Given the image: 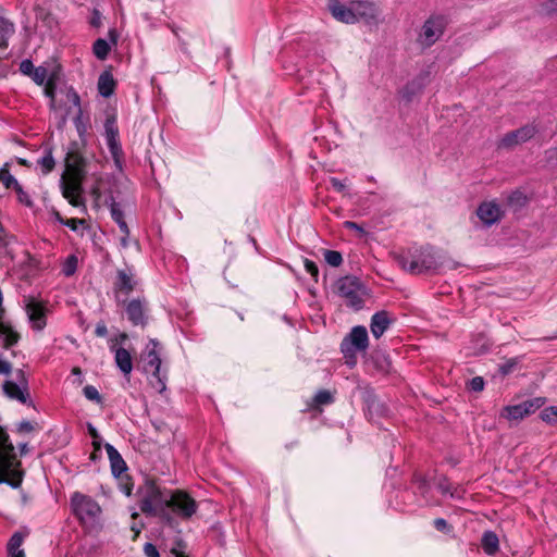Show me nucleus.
<instances>
[{"mask_svg": "<svg viewBox=\"0 0 557 557\" xmlns=\"http://www.w3.org/2000/svg\"><path fill=\"white\" fill-rule=\"evenodd\" d=\"M85 177V160L77 152H69L61 178L64 198L73 206L81 205L82 183Z\"/></svg>", "mask_w": 557, "mask_h": 557, "instance_id": "1", "label": "nucleus"}, {"mask_svg": "<svg viewBox=\"0 0 557 557\" xmlns=\"http://www.w3.org/2000/svg\"><path fill=\"white\" fill-rule=\"evenodd\" d=\"M168 497L169 491L162 490L154 481H147L141 488L140 510L171 523L172 516L166 511Z\"/></svg>", "mask_w": 557, "mask_h": 557, "instance_id": "2", "label": "nucleus"}, {"mask_svg": "<svg viewBox=\"0 0 557 557\" xmlns=\"http://www.w3.org/2000/svg\"><path fill=\"white\" fill-rule=\"evenodd\" d=\"M20 461L16 459L14 446L9 442L5 431L0 428V483L7 482L16 487L22 482V472L18 470Z\"/></svg>", "mask_w": 557, "mask_h": 557, "instance_id": "3", "label": "nucleus"}, {"mask_svg": "<svg viewBox=\"0 0 557 557\" xmlns=\"http://www.w3.org/2000/svg\"><path fill=\"white\" fill-rule=\"evenodd\" d=\"M71 507L74 516L84 529L90 532L98 528L101 508L95 499L88 495L75 492L71 497Z\"/></svg>", "mask_w": 557, "mask_h": 557, "instance_id": "4", "label": "nucleus"}, {"mask_svg": "<svg viewBox=\"0 0 557 557\" xmlns=\"http://www.w3.org/2000/svg\"><path fill=\"white\" fill-rule=\"evenodd\" d=\"M338 295L345 299L346 305L358 310L363 306L367 294L364 285L356 276H344L336 283Z\"/></svg>", "mask_w": 557, "mask_h": 557, "instance_id": "5", "label": "nucleus"}, {"mask_svg": "<svg viewBox=\"0 0 557 557\" xmlns=\"http://www.w3.org/2000/svg\"><path fill=\"white\" fill-rule=\"evenodd\" d=\"M198 505L196 500L185 491H169L166 511L173 512L182 519H189L196 513Z\"/></svg>", "mask_w": 557, "mask_h": 557, "instance_id": "6", "label": "nucleus"}, {"mask_svg": "<svg viewBox=\"0 0 557 557\" xmlns=\"http://www.w3.org/2000/svg\"><path fill=\"white\" fill-rule=\"evenodd\" d=\"M401 268L412 274H421L436 267L433 253L428 249H421L399 260Z\"/></svg>", "mask_w": 557, "mask_h": 557, "instance_id": "7", "label": "nucleus"}, {"mask_svg": "<svg viewBox=\"0 0 557 557\" xmlns=\"http://www.w3.org/2000/svg\"><path fill=\"white\" fill-rule=\"evenodd\" d=\"M446 21L443 16H430L422 25L418 35V42L423 48L433 46L444 34Z\"/></svg>", "mask_w": 557, "mask_h": 557, "instance_id": "8", "label": "nucleus"}, {"mask_svg": "<svg viewBox=\"0 0 557 557\" xmlns=\"http://www.w3.org/2000/svg\"><path fill=\"white\" fill-rule=\"evenodd\" d=\"M369 345L367 329L358 325L351 329L350 333L343 339L341 350L347 359H355L357 350H366Z\"/></svg>", "mask_w": 557, "mask_h": 557, "instance_id": "9", "label": "nucleus"}, {"mask_svg": "<svg viewBox=\"0 0 557 557\" xmlns=\"http://www.w3.org/2000/svg\"><path fill=\"white\" fill-rule=\"evenodd\" d=\"M24 301V308L32 329L35 331H42L47 325L48 308L46 302L33 297L26 298Z\"/></svg>", "mask_w": 557, "mask_h": 557, "instance_id": "10", "label": "nucleus"}, {"mask_svg": "<svg viewBox=\"0 0 557 557\" xmlns=\"http://www.w3.org/2000/svg\"><path fill=\"white\" fill-rule=\"evenodd\" d=\"M356 23L363 22L369 26H377L382 22L381 10L372 1H354Z\"/></svg>", "mask_w": 557, "mask_h": 557, "instance_id": "11", "label": "nucleus"}, {"mask_svg": "<svg viewBox=\"0 0 557 557\" xmlns=\"http://www.w3.org/2000/svg\"><path fill=\"white\" fill-rule=\"evenodd\" d=\"M15 376L16 381H5L3 383V392L11 399L27 404L29 393L25 373L23 370H17Z\"/></svg>", "mask_w": 557, "mask_h": 557, "instance_id": "12", "label": "nucleus"}, {"mask_svg": "<svg viewBox=\"0 0 557 557\" xmlns=\"http://www.w3.org/2000/svg\"><path fill=\"white\" fill-rule=\"evenodd\" d=\"M158 342L151 339L147 346L145 356V370L151 371L152 375L157 379L158 385L156 386L160 392L165 389L164 379L160 375L161 359L158 348Z\"/></svg>", "mask_w": 557, "mask_h": 557, "instance_id": "13", "label": "nucleus"}, {"mask_svg": "<svg viewBox=\"0 0 557 557\" xmlns=\"http://www.w3.org/2000/svg\"><path fill=\"white\" fill-rule=\"evenodd\" d=\"M536 134V128L533 125H524L516 131L505 134L498 141V148L512 149L530 140Z\"/></svg>", "mask_w": 557, "mask_h": 557, "instance_id": "14", "label": "nucleus"}, {"mask_svg": "<svg viewBox=\"0 0 557 557\" xmlns=\"http://www.w3.org/2000/svg\"><path fill=\"white\" fill-rule=\"evenodd\" d=\"M136 284L137 282L131 271L117 270L113 284L116 300L119 302H126L128 295L134 290Z\"/></svg>", "mask_w": 557, "mask_h": 557, "instance_id": "15", "label": "nucleus"}, {"mask_svg": "<svg viewBox=\"0 0 557 557\" xmlns=\"http://www.w3.org/2000/svg\"><path fill=\"white\" fill-rule=\"evenodd\" d=\"M327 9L332 16L344 24H356V15L354 12V1L346 5L339 0H327Z\"/></svg>", "mask_w": 557, "mask_h": 557, "instance_id": "16", "label": "nucleus"}, {"mask_svg": "<svg viewBox=\"0 0 557 557\" xmlns=\"http://www.w3.org/2000/svg\"><path fill=\"white\" fill-rule=\"evenodd\" d=\"M125 311L133 325L145 326L147 323V301L145 298H136L126 304Z\"/></svg>", "mask_w": 557, "mask_h": 557, "instance_id": "17", "label": "nucleus"}, {"mask_svg": "<svg viewBox=\"0 0 557 557\" xmlns=\"http://www.w3.org/2000/svg\"><path fill=\"white\" fill-rule=\"evenodd\" d=\"M476 215L484 225L491 226L500 220L503 212L495 201H484L479 206Z\"/></svg>", "mask_w": 557, "mask_h": 557, "instance_id": "18", "label": "nucleus"}, {"mask_svg": "<svg viewBox=\"0 0 557 557\" xmlns=\"http://www.w3.org/2000/svg\"><path fill=\"white\" fill-rule=\"evenodd\" d=\"M104 128L109 150L112 153L115 161L117 162L120 156L122 154V148L119 141V131L115 125V121L113 119H108L106 121Z\"/></svg>", "mask_w": 557, "mask_h": 557, "instance_id": "19", "label": "nucleus"}, {"mask_svg": "<svg viewBox=\"0 0 557 557\" xmlns=\"http://www.w3.org/2000/svg\"><path fill=\"white\" fill-rule=\"evenodd\" d=\"M534 406L531 401H525L515 406H507L502 412V417L508 420H521L524 417L534 412Z\"/></svg>", "mask_w": 557, "mask_h": 557, "instance_id": "20", "label": "nucleus"}, {"mask_svg": "<svg viewBox=\"0 0 557 557\" xmlns=\"http://www.w3.org/2000/svg\"><path fill=\"white\" fill-rule=\"evenodd\" d=\"M392 320L386 311H380L372 315L370 329L371 333L375 338H380L384 332L388 329Z\"/></svg>", "mask_w": 557, "mask_h": 557, "instance_id": "21", "label": "nucleus"}, {"mask_svg": "<svg viewBox=\"0 0 557 557\" xmlns=\"http://www.w3.org/2000/svg\"><path fill=\"white\" fill-rule=\"evenodd\" d=\"M0 338L3 342L4 348H10L17 344L20 334L8 322L0 321Z\"/></svg>", "mask_w": 557, "mask_h": 557, "instance_id": "22", "label": "nucleus"}, {"mask_svg": "<svg viewBox=\"0 0 557 557\" xmlns=\"http://www.w3.org/2000/svg\"><path fill=\"white\" fill-rule=\"evenodd\" d=\"M25 534L15 532L7 544V557H26L24 549L22 548Z\"/></svg>", "mask_w": 557, "mask_h": 557, "instance_id": "23", "label": "nucleus"}, {"mask_svg": "<svg viewBox=\"0 0 557 557\" xmlns=\"http://www.w3.org/2000/svg\"><path fill=\"white\" fill-rule=\"evenodd\" d=\"M106 450L108 453L113 474L120 475L123 471L126 470L125 461L111 444H106Z\"/></svg>", "mask_w": 557, "mask_h": 557, "instance_id": "24", "label": "nucleus"}, {"mask_svg": "<svg viewBox=\"0 0 557 557\" xmlns=\"http://www.w3.org/2000/svg\"><path fill=\"white\" fill-rule=\"evenodd\" d=\"M114 352L116 366L125 375H128L133 370V361L131 354L125 348H116Z\"/></svg>", "mask_w": 557, "mask_h": 557, "instance_id": "25", "label": "nucleus"}, {"mask_svg": "<svg viewBox=\"0 0 557 557\" xmlns=\"http://www.w3.org/2000/svg\"><path fill=\"white\" fill-rule=\"evenodd\" d=\"M482 548L485 554L494 556L499 549V540L495 532L486 531L481 540Z\"/></svg>", "mask_w": 557, "mask_h": 557, "instance_id": "26", "label": "nucleus"}, {"mask_svg": "<svg viewBox=\"0 0 557 557\" xmlns=\"http://www.w3.org/2000/svg\"><path fill=\"white\" fill-rule=\"evenodd\" d=\"M14 34V25L10 22L0 8V48L5 49L8 47V39Z\"/></svg>", "mask_w": 557, "mask_h": 557, "instance_id": "27", "label": "nucleus"}, {"mask_svg": "<svg viewBox=\"0 0 557 557\" xmlns=\"http://www.w3.org/2000/svg\"><path fill=\"white\" fill-rule=\"evenodd\" d=\"M115 89V81L111 73L103 72L98 79L99 94L106 98L110 97Z\"/></svg>", "mask_w": 557, "mask_h": 557, "instance_id": "28", "label": "nucleus"}, {"mask_svg": "<svg viewBox=\"0 0 557 557\" xmlns=\"http://www.w3.org/2000/svg\"><path fill=\"white\" fill-rule=\"evenodd\" d=\"M92 51L99 60H106L110 51V46L104 39L99 38L94 42Z\"/></svg>", "mask_w": 557, "mask_h": 557, "instance_id": "29", "label": "nucleus"}, {"mask_svg": "<svg viewBox=\"0 0 557 557\" xmlns=\"http://www.w3.org/2000/svg\"><path fill=\"white\" fill-rule=\"evenodd\" d=\"M8 166V163H5L0 169V180L7 188L15 189L20 185V183L15 180L13 175L10 174Z\"/></svg>", "mask_w": 557, "mask_h": 557, "instance_id": "30", "label": "nucleus"}, {"mask_svg": "<svg viewBox=\"0 0 557 557\" xmlns=\"http://www.w3.org/2000/svg\"><path fill=\"white\" fill-rule=\"evenodd\" d=\"M541 418L544 422L555 425L557 424V406H550L545 408L541 412Z\"/></svg>", "mask_w": 557, "mask_h": 557, "instance_id": "31", "label": "nucleus"}, {"mask_svg": "<svg viewBox=\"0 0 557 557\" xmlns=\"http://www.w3.org/2000/svg\"><path fill=\"white\" fill-rule=\"evenodd\" d=\"M333 400H334L333 395L331 394V392H329L326 389L319 391L314 396V404L317 406L329 405V404H332Z\"/></svg>", "mask_w": 557, "mask_h": 557, "instance_id": "32", "label": "nucleus"}, {"mask_svg": "<svg viewBox=\"0 0 557 557\" xmlns=\"http://www.w3.org/2000/svg\"><path fill=\"white\" fill-rule=\"evenodd\" d=\"M32 78L37 85H44L49 78L48 70L44 66L35 67Z\"/></svg>", "mask_w": 557, "mask_h": 557, "instance_id": "33", "label": "nucleus"}, {"mask_svg": "<svg viewBox=\"0 0 557 557\" xmlns=\"http://www.w3.org/2000/svg\"><path fill=\"white\" fill-rule=\"evenodd\" d=\"M324 259L332 267H339L343 262L342 255L335 250H325Z\"/></svg>", "mask_w": 557, "mask_h": 557, "instance_id": "34", "label": "nucleus"}, {"mask_svg": "<svg viewBox=\"0 0 557 557\" xmlns=\"http://www.w3.org/2000/svg\"><path fill=\"white\" fill-rule=\"evenodd\" d=\"M14 190L17 195V200L20 203H22L28 208H32L34 206V201L32 200L28 193L23 189L21 184Z\"/></svg>", "mask_w": 557, "mask_h": 557, "instance_id": "35", "label": "nucleus"}, {"mask_svg": "<svg viewBox=\"0 0 557 557\" xmlns=\"http://www.w3.org/2000/svg\"><path fill=\"white\" fill-rule=\"evenodd\" d=\"M76 268H77V258L72 255V256H69L67 259L65 260L63 268H62V272L66 276H71L75 273Z\"/></svg>", "mask_w": 557, "mask_h": 557, "instance_id": "36", "label": "nucleus"}, {"mask_svg": "<svg viewBox=\"0 0 557 557\" xmlns=\"http://www.w3.org/2000/svg\"><path fill=\"white\" fill-rule=\"evenodd\" d=\"M83 393L85 397L91 401L100 404L102 400L98 389L92 385H86L83 389Z\"/></svg>", "mask_w": 557, "mask_h": 557, "instance_id": "37", "label": "nucleus"}, {"mask_svg": "<svg viewBox=\"0 0 557 557\" xmlns=\"http://www.w3.org/2000/svg\"><path fill=\"white\" fill-rule=\"evenodd\" d=\"M39 164L41 165L42 168V172L45 174L49 173L52 171V169L54 168V159L51 154V152H48L46 156H44L40 160H39Z\"/></svg>", "mask_w": 557, "mask_h": 557, "instance_id": "38", "label": "nucleus"}, {"mask_svg": "<svg viewBox=\"0 0 557 557\" xmlns=\"http://www.w3.org/2000/svg\"><path fill=\"white\" fill-rule=\"evenodd\" d=\"M44 92L47 97L51 99V107L54 106V92H55V82L52 76L48 78L45 83Z\"/></svg>", "mask_w": 557, "mask_h": 557, "instance_id": "39", "label": "nucleus"}, {"mask_svg": "<svg viewBox=\"0 0 557 557\" xmlns=\"http://www.w3.org/2000/svg\"><path fill=\"white\" fill-rule=\"evenodd\" d=\"M540 5L543 13H557V0H543Z\"/></svg>", "mask_w": 557, "mask_h": 557, "instance_id": "40", "label": "nucleus"}, {"mask_svg": "<svg viewBox=\"0 0 557 557\" xmlns=\"http://www.w3.org/2000/svg\"><path fill=\"white\" fill-rule=\"evenodd\" d=\"M440 488H441L442 494H444V495L449 494L450 497H453V498L461 497L460 491L457 487L453 488L448 483L440 484Z\"/></svg>", "mask_w": 557, "mask_h": 557, "instance_id": "41", "label": "nucleus"}, {"mask_svg": "<svg viewBox=\"0 0 557 557\" xmlns=\"http://www.w3.org/2000/svg\"><path fill=\"white\" fill-rule=\"evenodd\" d=\"M110 211H111V216H112V219H113L116 223H119V222H121V221H124L123 211H122V209L120 208L119 203L113 202V203L111 205V209H110Z\"/></svg>", "mask_w": 557, "mask_h": 557, "instance_id": "42", "label": "nucleus"}, {"mask_svg": "<svg viewBox=\"0 0 557 557\" xmlns=\"http://www.w3.org/2000/svg\"><path fill=\"white\" fill-rule=\"evenodd\" d=\"M469 387L473 392H481L484 388V380L481 376H475L469 382Z\"/></svg>", "mask_w": 557, "mask_h": 557, "instance_id": "43", "label": "nucleus"}, {"mask_svg": "<svg viewBox=\"0 0 557 557\" xmlns=\"http://www.w3.org/2000/svg\"><path fill=\"white\" fill-rule=\"evenodd\" d=\"M305 269L314 280H317V277L319 275V269H318V265L313 261L306 259L305 260Z\"/></svg>", "mask_w": 557, "mask_h": 557, "instance_id": "44", "label": "nucleus"}, {"mask_svg": "<svg viewBox=\"0 0 557 557\" xmlns=\"http://www.w3.org/2000/svg\"><path fill=\"white\" fill-rule=\"evenodd\" d=\"M59 220L61 221V223H63L64 225H66L67 227H70L73 231H76L78 228L79 224L85 223L84 220H79V219H66V220L59 219Z\"/></svg>", "mask_w": 557, "mask_h": 557, "instance_id": "45", "label": "nucleus"}, {"mask_svg": "<svg viewBox=\"0 0 557 557\" xmlns=\"http://www.w3.org/2000/svg\"><path fill=\"white\" fill-rule=\"evenodd\" d=\"M144 553L147 557H160L157 547L151 543H146L144 545Z\"/></svg>", "mask_w": 557, "mask_h": 557, "instance_id": "46", "label": "nucleus"}, {"mask_svg": "<svg viewBox=\"0 0 557 557\" xmlns=\"http://www.w3.org/2000/svg\"><path fill=\"white\" fill-rule=\"evenodd\" d=\"M20 70L23 74L30 75L33 74L35 67L29 60H24L21 62Z\"/></svg>", "mask_w": 557, "mask_h": 557, "instance_id": "47", "label": "nucleus"}, {"mask_svg": "<svg viewBox=\"0 0 557 557\" xmlns=\"http://www.w3.org/2000/svg\"><path fill=\"white\" fill-rule=\"evenodd\" d=\"M116 224L119 225L120 231H121V232H122V234L124 235V236L122 237V239H121L122 245H123V246H126V245H127V240H126V238H127V237H128V235H129L128 226H127V224H126L125 220H124V221H121V222H119V223H116Z\"/></svg>", "mask_w": 557, "mask_h": 557, "instance_id": "48", "label": "nucleus"}, {"mask_svg": "<svg viewBox=\"0 0 557 557\" xmlns=\"http://www.w3.org/2000/svg\"><path fill=\"white\" fill-rule=\"evenodd\" d=\"M344 227L348 228V230H354L356 231L359 236H363L364 235V230L362 226H360L359 224L355 223V222H351V221H345L344 222Z\"/></svg>", "mask_w": 557, "mask_h": 557, "instance_id": "49", "label": "nucleus"}, {"mask_svg": "<svg viewBox=\"0 0 557 557\" xmlns=\"http://www.w3.org/2000/svg\"><path fill=\"white\" fill-rule=\"evenodd\" d=\"M11 372V363L0 356V374L8 375Z\"/></svg>", "mask_w": 557, "mask_h": 557, "instance_id": "50", "label": "nucleus"}, {"mask_svg": "<svg viewBox=\"0 0 557 557\" xmlns=\"http://www.w3.org/2000/svg\"><path fill=\"white\" fill-rule=\"evenodd\" d=\"M18 432L29 433L34 430V425L29 421H22L17 426Z\"/></svg>", "mask_w": 557, "mask_h": 557, "instance_id": "51", "label": "nucleus"}, {"mask_svg": "<svg viewBox=\"0 0 557 557\" xmlns=\"http://www.w3.org/2000/svg\"><path fill=\"white\" fill-rule=\"evenodd\" d=\"M88 431H89V434L91 435V437L94 438V446L96 449H99L100 448V444L97 442L98 437H99V434L97 432V430L91 425L89 424L88 425Z\"/></svg>", "mask_w": 557, "mask_h": 557, "instance_id": "52", "label": "nucleus"}, {"mask_svg": "<svg viewBox=\"0 0 557 557\" xmlns=\"http://www.w3.org/2000/svg\"><path fill=\"white\" fill-rule=\"evenodd\" d=\"M331 184L337 191H344L346 188V184L336 177L331 178Z\"/></svg>", "mask_w": 557, "mask_h": 557, "instance_id": "53", "label": "nucleus"}, {"mask_svg": "<svg viewBox=\"0 0 557 557\" xmlns=\"http://www.w3.org/2000/svg\"><path fill=\"white\" fill-rule=\"evenodd\" d=\"M95 334L99 337H103L108 334V329L104 323H98L95 329Z\"/></svg>", "mask_w": 557, "mask_h": 557, "instance_id": "54", "label": "nucleus"}, {"mask_svg": "<svg viewBox=\"0 0 557 557\" xmlns=\"http://www.w3.org/2000/svg\"><path fill=\"white\" fill-rule=\"evenodd\" d=\"M434 527L438 530V531H446L447 528H448V524L446 522L445 519L443 518H437L434 520Z\"/></svg>", "mask_w": 557, "mask_h": 557, "instance_id": "55", "label": "nucleus"}, {"mask_svg": "<svg viewBox=\"0 0 557 557\" xmlns=\"http://www.w3.org/2000/svg\"><path fill=\"white\" fill-rule=\"evenodd\" d=\"M72 374H73V375H77V376H78V382H77L78 384H82V383H83V377H82V374H83V373H82L81 368H78V367H74V368L72 369Z\"/></svg>", "mask_w": 557, "mask_h": 557, "instance_id": "56", "label": "nucleus"}, {"mask_svg": "<svg viewBox=\"0 0 557 557\" xmlns=\"http://www.w3.org/2000/svg\"><path fill=\"white\" fill-rule=\"evenodd\" d=\"M171 554L174 556V557H186L183 552L176 549V548H172L171 549Z\"/></svg>", "mask_w": 557, "mask_h": 557, "instance_id": "57", "label": "nucleus"}, {"mask_svg": "<svg viewBox=\"0 0 557 557\" xmlns=\"http://www.w3.org/2000/svg\"><path fill=\"white\" fill-rule=\"evenodd\" d=\"M73 102H74V104L79 106V97L75 92L73 94Z\"/></svg>", "mask_w": 557, "mask_h": 557, "instance_id": "58", "label": "nucleus"}, {"mask_svg": "<svg viewBox=\"0 0 557 557\" xmlns=\"http://www.w3.org/2000/svg\"><path fill=\"white\" fill-rule=\"evenodd\" d=\"M4 313H5V310H4L3 306L1 305L0 306V321H3Z\"/></svg>", "mask_w": 557, "mask_h": 557, "instance_id": "59", "label": "nucleus"}, {"mask_svg": "<svg viewBox=\"0 0 557 557\" xmlns=\"http://www.w3.org/2000/svg\"><path fill=\"white\" fill-rule=\"evenodd\" d=\"M132 529L135 532V537H136L139 534L140 531L137 528H132Z\"/></svg>", "mask_w": 557, "mask_h": 557, "instance_id": "60", "label": "nucleus"}, {"mask_svg": "<svg viewBox=\"0 0 557 557\" xmlns=\"http://www.w3.org/2000/svg\"><path fill=\"white\" fill-rule=\"evenodd\" d=\"M98 18H95V21H92V25H98Z\"/></svg>", "mask_w": 557, "mask_h": 557, "instance_id": "61", "label": "nucleus"}, {"mask_svg": "<svg viewBox=\"0 0 557 557\" xmlns=\"http://www.w3.org/2000/svg\"><path fill=\"white\" fill-rule=\"evenodd\" d=\"M98 18H95V21H92V25H98Z\"/></svg>", "mask_w": 557, "mask_h": 557, "instance_id": "62", "label": "nucleus"}, {"mask_svg": "<svg viewBox=\"0 0 557 557\" xmlns=\"http://www.w3.org/2000/svg\"><path fill=\"white\" fill-rule=\"evenodd\" d=\"M121 338H122V339H125V338H126V334H122V335H121Z\"/></svg>", "mask_w": 557, "mask_h": 557, "instance_id": "63", "label": "nucleus"}]
</instances>
